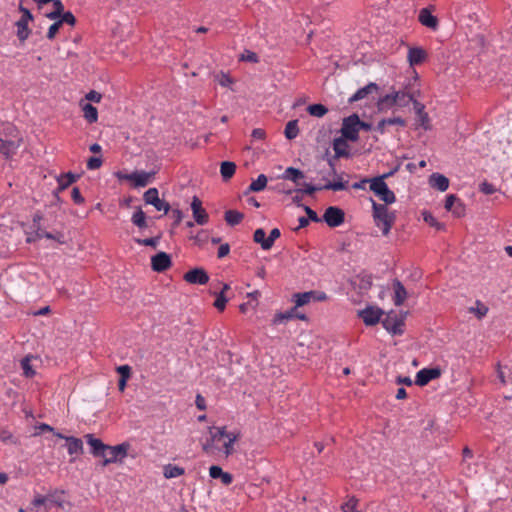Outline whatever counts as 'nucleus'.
<instances>
[{"instance_id":"f257e3e1","label":"nucleus","mask_w":512,"mask_h":512,"mask_svg":"<svg viewBox=\"0 0 512 512\" xmlns=\"http://www.w3.org/2000/svg\"><path fill=\"white\" fill-rule=\"evenodd\" d=\"M372 209L376 226L381 228L383 235H388L396 220L395 213L389 212L385 204L376 203L374 200H372Z\"/></svg>"},{"instance_id":"f03ea898","label":"nucleus","mask_w":512,"mask_h":512,"mask_svg":"<svg viewBox=\"0 0 512 512\" xmlns=\"http://www.w3.org/2000/svg\"><path fill=\"white\" fill-rule=\"evenodd\" d=\"M209 432L211 434V442H220L223 438H226L223 443L224 453L226 456L233 454V445L240 437L239 432H227L225 426L210 427Z\"/></svg>"},{"instance_id":"7ed1b4c3","label":"nucleus","mask_w":512,"mask_h":512,"mask_svg":"<svg viewBox=\"0 0 512 512\" xmlns=\"http://www.w3.org/2000/svg\"><path fill=\"white\" fill-rule=\"evenodd\" d=\"M370 190L381 200L385 205L393 204L396 201V196L392 190L389 189L383 177L371 178Z\"/></svg>"},{"instance_id":"20e7f679","label":"nucleus","mask_w":512,"mask_h":512,"mask_svg":"<svg viewBox=\"0 0 512 512\" xmlns=\"http://www.w3.org/2000/svg\"><path fill=\"white\" fill-rule=\"evenodd\" d=\"M129 448L130 444L126 442L115 446L108 445L106 456H102V465L107 466L111 463H121L126 458Z\"/></svg>"},{"instance_id":"39448f33","label":"nucleus","mask_w":512,"mask_h":512,"mask_svg":"<svg viewBox=\"0 0 512 512\" xmlns=\"http://www.w3.org/2000/svg\"><path fill=\"white\" fill-rule=\"evenodd\" d=\"M347 182L344 181H332L327 182L324 185H312L309 183H303L304 188H298L295 191L297 193H303L307 195H312L316 191L320 190H333V191H342L347 188Z\"/></svg>"},{"instance_id":"423d86ee","label":"nucleus","mask_w":512,"mask_h":512,"mask_svg":"<svg viewBox=\"0 0 512 512\" xmlns=\"http://www.w3.org/2000/svg\"><path fill=\"white\" fill-rule=\"evenodd\" d=\"M342 138L355 142L359 138L358 115L352 114L343 119L341 127Z\"/></svg>"},{"instance_id":"0eeeda50","label":"nucleus","mask_w":512,"mask_h":512,"mask_svg":"<svg viewBox=\"0 0 512 512\" xmlns=\"http://www.w3.org/2000/svg\"><path fill=\"white\" fill-rule=\"evenodd\" d=\"M322 221L331 228L338 227L344 223L345 213L337 206H329L323 214Z\"/></svg>"},{"instance_id":"6e6552de","label":"nucleus","mask_w":512,"mask_h":512,"mask_svg":"<svg viewBox=\"0 0 512 512\" xmlns=\"http://www.w3.org/2000/svg\"><path fill=\"white\" fill-rule=\"evenodd\" d=\"M383 327L392 335H401L404 330V320L399 317L397 314L390 312L386 315V317L381 321Z\"/></svg>"},{"instance_id":"1a4fd4ad","label":"nucleus","mask_w":512,"mask_h":512,"mask_svg":"<svg viewBox=\"0 0 512 512\" xmlns=\"http://www.w3.org/2000/svg\"><path fill=\"white\" fill-rule=\"evenodd\" d=\"M183 279L189 284L205 285L209 282V275L204 268L196 267L187 271Z\"/></svg>"},{"instance_id":"9d476101","label":"nucleus","mask_w":512,"mask_h":512,"mask_svg":"<svg viewBox=\"0 0 512 512\" xmlns=\"http://www.w3.org/2000/svg\"><path fill=\"white\" fill-rule=\"evenodd\" d=\"M144 201L146 204L153 205L156 210L164 211V213H168L170 210V205L164 200L159 199L158 190L156 188H149L144 193Z\"/></svg>"},{"instance_id":"9b49d317","label":"nucleus","mask_w":512,"mask_h":512,"mask_svg":"<svg viewBox=\"0 0 512 512\" xmlns=\"http://www.w3.org/2000/svg\"><path fill=\"white\" fill-rule=\"evenodd\" d=\"M382 315L383 310L373 306H368L358 312L359 318L362 319L366 326H373L377 324L380 321Z\"/></svg>"},{"instance_id":"f8f14e48","label":"nucleus","mask_w":512,"mask_h":512,"mask_svg":"<svg viewBox=\"0 0 512 512\" xmlns=\"http://www.w3.org/2000/svg\"><path fill=\"white\" fill-rule=\"evenodd\" d=\"M58 439L65 440V447L70 455H81L84 452L83 442L80 438L65 436L62 433H55Z\"/></svg>"},{"instance_id":"ddd939ff","label":"nucleus","mask_w":512,"mask_h":512,"mask_svg":"<svg viewBox=\"0 0 512 512\" xmlns=\"http://www.w3.org/2000/svg\"><path fill=\"white\" fill-rule=\"evenodd\" d=\"M191 209L194 221L198 225H205L208 223L209 215L206 212V210L202 207V202L197 196H194L192 198Z\"/></svg>"},{"instance_id":"4468645a","label":"nucleus","mask_w":512,"mask_h":512,"mask_svg":"<svg viewBox=\"0 0 512 512\" xmlns=\"http://www.w3.org/2000/svg\"><path fill=\"white\" fill-rule=\"evenodd\" d=\"M380 87L374 82L368 83L366 86L358 89L350 98L349 103H354L363 99H367L370 96L378 94Z\"/></svg>"},{"instance_id":"2eb2a0df","label":"nucleus","mask_w":512,"mask_h":512,"mask_svg":"<svg viewBox=\"0 0 512 512\" xmlns=\"http://www.w3.org/2000/svg\"><path fill=\"white\" fill-rule=\"evenodd\" d=\"M441 370L439 368H423L416 374L415 383L418 386H425L431 380L439 378Z\"/></svg>"},{"instance_id":"dca6fc26","label":"nucleus","mask_w":512,"mask_h":512,"mask_svg":"<svg viewBox=\"0 0 512 512\" xmlns=\"http://www.w3.org/2000/svg\"><path fill=\"white\" fill-rule=\"evenodd\" d=\"M444 207L447 211H451L453 215L458 218L465 215V205L454 194L447 195Z\"/></svg>"},{"instance_id":"f3484780","label":"nucleus","mask_w":512,"mask_h":512,"mask_svg":"<svg viewBox=\"0 0 512 512\" xmlns=\"http://www.w3.org/2000/svg\"><path fill=\"white\" fill-rule=\"evenodd\" d=\"M172 265L171 257L166 252H159L151 257V267L156 272H164Z\"/></svg>"},{"instance_id":"a211bd4d","label":"nucleus","mask_w":512,"mask_h":512,"mask_svg":"<svg viewBox=\"0 0 512 512\" xmlns=\"http://www.w3.org/2000/svg\"><path fill=\"white\" fill-rule=\"evenodd\" d=\"M84 437L88 445L91 447L90 452L94 457L106 456L108 448L107 444H104L101 439L94 437L93 434H86Z\"/></svg>"},{"instance_id":"6ab92c4d","label":"nucleus","mask_w":512,"mask_h":512,"mask_svg":"<svg viewBox=\"0 0 512 512\" xmlns=\"http://www.w3.org/2000/svg\"><path fill=\"white\" fill-rule=\"evenodd\" d=\"M22 139L17 140H4L0 138V153L9 159L16 154L17 150L21 146Z\"/></svg>"},{"instance_id":"aec40b11","label":"nucleus","mask_w":512,"mask_h":512,"mask_svg":"<svg viewBox=\"0 0 512 512\" xmlns=\"http://www.w3.org/2000/svg\"><path fill=\"white\" fill-rule=\"evenodd\" d=\"M412 104H413V108L416 113L417 121H418L419 125L426 131L430 130L431 129L430 118H429L428 113L425 112L424 104L420 103L416 99L413 100Z\"/></svg>"},{"instance_id":"412c9836","label":"nucleus","mask_w":512,"mask_h":512,"mask_svg":"<svg viewBox=\"0 0 512 512\" xmlns=\"http://www.w3.org/2000/svg\"><path fill=\"white\" fill-rule=\"evenodd\" d=\"M419 22L430 29L436 30L438 27V19L432 15L429 8H422L418 16Z\"/></svg>"},{"instance_id":"4be33fe9","label":"nucleus","mask_w":512,"mask_h":512,"mask_svg":"<svg viewBox=\"0 0 512 512\" xmlns=\"http://www.w3.org/2000/svg\"><path fill=\"white\" fill-rule=\"evenodd\" d=\"M347 139H344L342 137L335 138L333 140V150L335 152L334 158H349L351 157V154L348 150V143Z\"/></svg>"},{"instance_id":"5701e85b","label":"nucleus","mask_w":512,"mask_h":512,"mask_svg":"<svg viewBox=\"0 0 512 512\" xmlns=\"http://www.w3.org/2000/svg\"><path fill=\"white\" fill-rule=\"evenodd\" d=\"M393 290H394V296H393L394 304L396 306L402 305L407 298V291L400 280L395 279L393 281Z\"/></svg>"},{"instance_id":"b1692460","label":"nucleus","mask_w":512,"mask_h":512,"mask_svg":"<svg viewBox=\"0 0 512 512\" xmlns=\"http://www.w3.org/2000/svg\"><path fill=\"white\" fill-rule=\"evenodd\" d=\"M429 183L431 187L441 192L446 191L449 187V179L440 173H433L429 178Z\"/></svg>"},{"instance_id":"393cba45","label":"nucleus","mask_w":512,"mask_h":512,"mask_svg":"<svg viewBox=\"0 0 512 512\" xmlns=\"http://www.w3.org/2000/svg\"><path fill=\"white\" fill-rule=\"evenodd\" d=\"M427 54L426 51L420 47H413L410 48L408 51V61L411 66L419 65L421 64Z\"/></svg>"},{"instance_id":"a878e982","label":"nucleus","mask_w":512,"mask_h":512,"mask_svg":"<svg viewBox=\"0 0 512 512\" xmlns=\"http://www.w3.org/2000/svg\"><path fill=\"white\" fill-rule=\"evenodd\" d=\"M209 475L213 479L220 478L222 483L225 485H229L233 481V476L228 472H224L220 466H211L209 469Z\"/></svg>"},{"instance_id":"bb28decb","label":"nucleus","mask_w":512,"mask_h":512,"mask_svg":"<svg viewBox=\"0 0 512 512\" xmlns=\"http://www.w3.org/2000/svg\"><path fill=\"white\" fill-rule=\"evenodd\" d=\"M79 176L76 174H73L72 172L64 173L58 177V188L55 192V195L57 196L59 192L65 190L68 188L71 184L76 182L77 178Z\"/></svg>"},{"instance_id":"cd10ccee","label":"nucleus","mask_w":512,"mask_h":512,"mask_svg":"<svg viewBox=\"0 0 512 512\" xmlns=\"http://www.w3.org/2000/svg\"><path fill=\"white\" fill-rule=\"evenodd\" d=\"M304 177V173L300 169L294 167L286 168L282 174V178L284 180H290L294 182L296 185H301L300 180L303 179Z\"/></svg>"},{"instance_id":"c85d7f7f","label":"nucleus","mask_w":512,"mask_h":512,"mask_svg":"<svg viewBox=\"0 0 512 512\" xmlns=\"http://www.w3.org/2000/svg\"><path fill=\"white\" fill-rule=\"evenodd\" d=\"M354 285L360 291H368L372 286V276L367 273H360L355 277Z\"/></svg>"},{"instance_id":"c756f323","label":"nucleus","mask_w":512,"mask_h":512,"mask_svg":"<svg viewBox=\"0 0 512 512\" xmlns=\"http://www.w3.org/2000/svg\"><path fill=\"white\" fill-rule=\"evenodd\" d=\"M154 173L145 172V171H135L133 172V184L135 187H145L151 181V177Z\"/></svg>"},{"instance_id":"7c9ffc66","label":"nucleus","mask_w":512,"mask_h":512,"mask_svg":"<svg viewBox=\"0 0 512 512\" xmlns=\"http://www.w3.org/2000/svg\"><path fill=\"white\" fill-rule=\"evenodd\" d=\"M81 106H82V111H83V117L85 118V120L90 124L97 122V120H98L97 108L94 107L90 103L81 104Z\"/></svg>"},{"instance_id":"2f4dec72","label":"nucleus","mask_w":512,"mask_h":512,"mask_svg":"<svg viewBox=\"0 0 512 512\" xmlns=\"http://www.w3.org/2000/svg\"><path fill=\"white\" fill-rule=\"evenodd\" d=\"M393 96H397V97H395V100H396V105L399 107H406V106H408V104L410 102L413 103V100H415L413 94L408 93L403 90L394 91Z\"/></svg>"},{"instance_id":"473e14b6","label":"nucleus","mask_w":512,"mask_h":512,"mask_svg":"<svg viewBox=\"0 0 512 512\" xmlns=\"http://www.w3.org/2000/svg\"><path fill=\"white\" fill-rule=\"evenodd\" d=\"M396 96H393V92L390 94H386L382 97H379L377 101V107L379 111H385L388 109H391L393 106L396 105Z\"/></svg>"},{"instance_id":"72a5a7b5","label":"nucleus","mask_w":512,"mask_h":512,"mask_svg":"<svg viewBox=\"0 0 512 512\" xmlns=\"http://www.w3.org/2000/svg\"><path fill=\"white\" fill-rule=\"evenodd\" d=\"M131 221L135 226H137L140 229H145L148 227L146 214L140 207H138L132 214Z\"/></svg>"},{"instance_id":"f704fd0d","label":"nucleus","mask_w":512,"mask_h":512,"mask_svg":"<svg viewBox=\"0 0 512 512\" xmlns=\"http://www.w3.org/2000/svg\"><path fill=\"white\" fill-rule=\"evenodd\" d=\"M28 24L29 22L28 21H25V20H22V19H19L15 25H16V28H17V37L18 39L21 41V42H24L25 40L28 39L31 31L28 27Z\"/></svg>"},{"instance_id":"c9c22d12","label":"nucleus","mask_w":512,"mask_h":512,"mask_svg":"<svg viewBox=\"0 0 512 512\" xmlns=\"http://www.w3.org/2000/svg\"><path fill=\"white\" fill-rule=\"evenodd\" d=\"M185 473L184 468L173 464H167L163 467V475L167 479L176 478Z\"/></svg>"},{"instance_id":"e433bc0d","label":"nucleus","mask_w":512,"mask_h":512,"mask_svg":"<svg viewBox=\"0 0 512 512\" xmlns=\"http://www.w3.org/2000/svg\"><path fill=\"white\" fill-rule=\"evenodd\" d=\"M224 218L228 225L235 226L243 220L244 214L237 210H227Z\"/></svg>"},{"instance_id":"4c0bfd02","label":"nucleus","mask_w":512,"mask_h":512,"mask_svg":"<svg viewBox=\"0 0 512 512\" xmlns=\"http://www.w3.org/2000/svg\"><path fill=\"white\" fill-rule=\"evenodd\" d=\"M236 171V165L234 162L224 161L221 163L220 173L223 180L230 179Z\"/></svg>"},{"instance_id":"58836bf2","label":"nucleus","mask_w":512,"mask_h":512,"mask_svg":"<svg viewBox=\"0 0 512 512\" xmlns=\"http://www.w3.org/2000/svg\"><path fill=\"white\" fill-rule=\"evenodd\" d=\"M315 295V291L294 294L295 307L297 308L308 304L312 300V297H314Z\"/></svg>"},{"instance_id":"ea45409f","label":"nucleus","mask_w":512,"mask_h":512,"mask_svg":"<svg viewBox=\"0 0 512 512\" xmlns=\"http://www.w3.org/2000/svg\"><path fill=\"white\" fill-rule=\"evenodd\" d=\"M267 177L264 174H260L256 180L252 181V183L248 187V192H259L265 189L267 185Z\"/></svg>"},{"instance_id":"a19ab883","label":"nucleus","mask_w":512,"mask_h":512,"mask_svg":"<svg viewBox=\"0 0 512 512\" xmlns=\"http://www.w3.org/2000/svg\"><path fill=\"white\" fill-rule=\"evenodd\" d=\"M53 10L46 14V17L50 20H56L58 17H60L65 11H64V5L61 2V0H53Z\"/></svg>"},{"instance_id":"79ce46f5","label":"nucleus","mask_w":512,"mask_h":512,"mask_svg":"<svg viewBox=\"0 0 512 512\" xmlns=\"http://www.w3.org/2000/svg\"><path fill=\"white\" fill-rule=\"evenodd\" d=\"M284 133H285L286 138L289 140L296 138L299 134L298 121L297 120L289 121L286 124Z\"/></svg>"},{"instance_id":"37998d69","label":"nucleus","mask_w":512,"mask_h":512,"mask_svg":"<svg viewBox=\"0 0 512 512\" xmlns=\"http://www.w3.org/2000/svg\"><path fill=\"white\" fill-rule=\"evenodd\" d=\"M253 240L261 245L263 250H270L266 243L268 242V237L266 238V233L264 229L258 228L254 231Z\"/></svg>"},{"instance_id":"c03bdc74","label":"nucleus","mask_w":512,"mask_h":512,"mask_svg":"<svg viewBox=\"0 0 512 512\" xmlns=\"http://www.w3.org/2000/svg\"><path fill=\"white\" fill-rule=\"evenodd\" d=\"M307 111L311 116L320 118L328 112V109L323 104H312L307 107Z\"/></svg>"},{"instance_id":"a18cd8bd","label":"nucleus","mask_w":512,"mask_h":512,"mask_svg":"<svg viewBox=\"0 0 512 512\" xmlns=\"http://www.w3.org/2000/svg\"><path fill=\"white\" fill-rule=\"evenodd\" d=\"M489 308L480 300L476 301V307H470L469 312L474 313L478 319H482L487 315Z\"/></svg>"},{"instance_id":"49530a36","label":"nucleus","mask_w":512,"mask_h":512,"mask_svg":"<svg viewBox=\"0 0 512 512\" xmlns=\"http://www.w3.org/2000/svg\"><path fill=\"white\" fill-rule=\"evenodd\" d=\"M295 311H296V307H293V308H291L290 310H288V311H286L284 313L283 312L277 313L274 316L273 323L274 324H278V323H282V322L294 319V312Z\"/></svg>"},{"instance_id":"de8ad7c7","label":"nucleus","mask_w":512,"mask_h":512,"mask_svg":"<svg viewBox=\"0 0 512 512\" xmlns=\"http://www.w3.org/2000/svg\"><path fill=\"white\" fill-rule=\"evenodd\" d=\"M30 362H31V360H30L29 356H26L21 360V368L23 370V374L25 377H28V378H31L36 374L35 370L31 366Z\"/></svg>"},{"instance_id":"09e8293b","label":"nucleus","mask_w":512,"mask_h":512,"mask_svg":"<svg viewBox=\"0 0 512 512\" xmlns=\"http://www.w3.org/2000/svg\"><path fill=\"white\" fill-rule=\"evenodd\" d=\"M424 221L432 227H435L437 230L444 229V224L437 221V219L429 212L424 211L422 213Z\"/></svg>"},{"instance_id":"8fccbe9b","label":"nucleus","mask_w":512,"mask_h":512,"mask_svg":"<svg viewBox=\"0 0 512 512\" xmlns=\"http://www.w3.org/2000/svg\"><path fill=\"white\" fill-rule=\"evenodd\" d=\"M338 158H334V155L332 157L327 158V163L329 166V175H333V181H343L342 176L337 173L336 170V160Z\"/></svg>"},{"instance_id":"3c124183","label":"nucleus","mask_w":512,"mask_h":512,"mask_svg":"<svg viewBox=\"0 0 512 512\" xmlns=\"http://www.w3.org/2000/svg\"><path fill=\"white\" fill-rule=\"evenodd\" d=\"M57 20L61 25L68 24L70 26H75L76 24V17L71 11L64 12Z\"/></svg>"},{"instance_id":"603ef678","label":"nucleus","mask_w":512,"mask_h":512,"mask_svg":"<svg viewBox=\"0 0 512 512\" xmlns=\"http://www.w3.org/2000/svg\"><path fill=\"white\" fill-rule=\"evenodd\" d=\"M0 440L6 444L7 443H10L13 445L19 444L18 439H16L10 431L5 430V429L0 430Z\"/></svg>"},{"instance_id":"864d4df0","label":"nucleus","mask_w":512,"mask_h":512,"mask_svg":"<svg viewBox=\"0 0 512 512\" xmlns=\"http://www.w3.org/2000/svg\"><path fill=\"white\" fill-rule=\"evenodd\" d=\"M37 236L40 238L43 237V238H47V239H53V240L58 241L59 243H64V240H63L64 236L61 233L52 234V233L44 231V230H39L37 232Z\"/></svg>"},{"instance_id":"5fc2aeb1","label":"nucleus","mask_w":512,"mask_h":512,"mask_svg":"<svg viewBox=\"0 0 512 512\" xmlns=\"http://www.w3.org/2000/svg\"><path fill=\"white\" fill-rule=\"evenodd\" d=\"M217 298L214 302V306L219 310L223 311L226 307V304L228 302V298L223 295V291H220L218 294H216Z\"/></svg>"},{"instance_id":"6e6d98bb","label":"nucleus","mask_w":512,"mask_h":512,"mask_svg":"<svg viewBox=\"0 0 512 512\" xmlns=\"http://www.w3.org/2000/svg\"><path fill=\"white\" fill-rule=\"evenodd\" d=\"M55 22L50 25V27L48 28V31H47V34H46V37L48 40H53L55 39L57 33L59 32L60 28L62 27V25L59 23L58 20H54Z\"/></svg>"},{"instance_id":"4d7b16f0","label":"nucleus","mask_w":512,"mask_h":512,"mask_svg":"<svg viewBox=\"0 0 512 512\" xmlns=\"http://www.w3.org/2000/svg\"><path fill=\"white\" fill-rule=\"evenodd\" d=\"M134 241L138 243L139 245L143 246H151L153 248H156L159 242V237H152V238H146V239H139L135 238Z\"/></svg>"},{"instance_id":"13d9d810","label":"nucleus","mask_w":512,"mask_h":512,"mask_svg":"<svg viewBox=\"0 0 512 512\" xmlns=\"http://www.w3.org/2000/svg\"><path fill=\"white\" fill-rule=\"evenodd\" d=\"M280 235V230L278 228H273L268 236V242L266 243V246H268L269 249H271L274 245L275 240L278 239Z\"/></svg>"},{"instance_id":"bf43d9fd","label":"nucleus","mask_w":512,"mask_h":512,"mask_svg":"<svg viewBox=\"0 0 512 512\" xmlns=\"http://www.w3.org/2000/svg\"><path fill=\"white\" fill-rule=\"evenodd\" d=\"M357 499L350 498L346 503L341 506L343 512H356Z\"/></svg>"},{"instance_id":"052dcab7","label":"nucleus","mask_w":512,"mask_h":512,"mask_svg":"<svg viewBox=\"0 0 512 512\" xmlns=\"http://www.w3.org/2000/svg\"><path fill=\"white\" fill-rule=\"evenodd\" d=\"M479 190L486 195H491L496 192L494 185L487 181H484L480 184Z\"/></svg>"},{"instance_id":"680f3d73","label":"nucleus","mask_w":512,"mask_h":512,"mask_svg":"<svg viewBox=\"0 0 512 512\" xmlns=\"http://www.w3.org/2000/svg\"><path fill=\"white\" fill-rule=\"evenodd\" d=\"M102 165V159L100 157H90L87 161V168L89 170H95L100 168Z\"/></svg>"},{"instance_id":"e2e57ef3","label":"nucleus","mask_w":512,"mask_h":512,"mask_svg":"<svg viewBox=\"0 0 512 512\" xmlns=\"http://www.w3.org/2000/svg\"><path fill=\"white\" fill-rule=\"evenodd\" d=\"M35 428L38 431L35 432L33 434V436H37V435H39L40 433H43V432H52L54 435H55V433H57L52 426H50L49 424H46V423H41L38 426H36Z\"/></svg>"},{"instance_id":"0e129e2a","label":"nucleus","mask_w":512,"mask_h":512,"mask_svg":"<svg viewBox=\"0 0 512 512\" xmlns=\"http://www.w3.org/2000/svg\"><path fill=\"white\" fill-rule=\"evenodd\" d=\"M303 209L306 212L307 219L309 221H313V222L322 221V219L318 217L317 213L313 209H311L309 206H303Z\"/></svg>"},{"instance_id":"69168bd1","label":"nucleus","mask_w":512,"mask_h":512,"mask_svg":"<svg viewBox=\"0 0 512 512\" xmlns=\"http://www.w3.org/2000/svg\"><path fill=\"white\" fill-rule=\"evenodd\" d=\"M217 80L223 87H228L232 83L231 77L223 72L217 75Z\"/></svg>"},{"instance_id":"338daca9","label":"nucleus","mask_w":512,"mask_h":512,"mask_svg":"<svg viewBox=\"0 0 512 512\" xmlns=\"http://www.w3.org/2000/svg\"><path fill=\"white\" fill-rule=\"evenodd\" d=\"M71 197L76 204H83L85 201L78 187H73Z\"/></svg>"},{"instance_id":"774afa93","label":"nucleus","mask_w":512,"mask_h":512,"mask_svg":"<svg viewBox=\"0 0 512 512\" xmlns=\"http://www.w3.org/2000/svg\"><path fill=\"white\" fill-rule=\"evenodd\" d=\"M241 59L252 63L258 62L257 54L250 50H245V52L242 54Z\"/></svg>"}]
</instances>
